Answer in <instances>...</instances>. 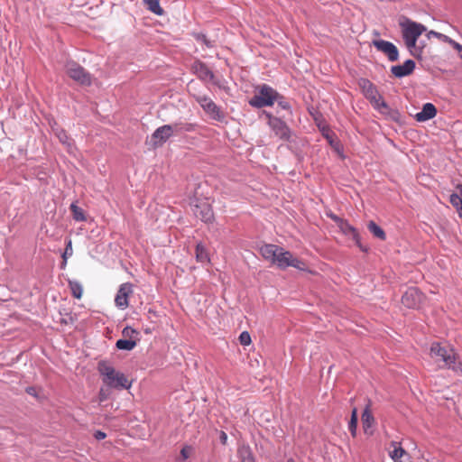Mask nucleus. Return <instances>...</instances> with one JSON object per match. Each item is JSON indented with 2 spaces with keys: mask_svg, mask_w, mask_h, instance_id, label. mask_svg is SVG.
Instances as JSON below:
<instances>
[{
  "mask_svg": "<svg viewBox=\"0 0 462 462\" xmlns=\"http://www.w3.org/2000/svg\"><path fill=\"white\" fill-rule=\"evenodd\" d=\"M262 256L275 264L279 268L285 269L289 266L296 269L306 271L305 263L294 257L289 251L275 245H263L260 248Z\"/></svg>",
  "mask_w": 462,
  "mask_h": 462,
  "instance_id": "f257e3e1",
  "label": "nucleus"
},
{
  "mask_svg": "<svg viewBox=\"0 0 462 462\" xmlns=\"http://www.w3.org/2000/svg\"><path fill=\"white\" fill-rule=\"evenodd\" d=\"M97 371L102 378V382L110 388L129 389L132 386V382L125 374L116 370L107 361H100L97 365Z\"/></svg>",
  "mask_w": 462,
  "mask_h": 462,
  "instance_id": "f03ea898",
  "label": "nucleus"
},
{
  "mask_svg": "<svg viewBox=\"0 0 462 462\" xmlns=\"http://www.w3.org/2000/svg\"><path fill=\"white\" fill-rule=\"evenodd\" d=\"M400 26L403 40L411 54L414 57H420L421 50L417 48V40L426 31L425 26L410 19H403L400 23Z\"/></svg>",
  "mask_w": 462,
  "mask_h": 462,
  "instance_id": "7ed1b4c3",
  "label": "nucleus"
},
{
  "mask_svg": "<svg viewBox=\"0 0 462 462\" xmlns=\"http://www.w3.org/2000/svg\"><path fill=\"white\" fill-rule=\"evenodd\" d=\"M430 355L440 367L451 368L455 371L460 370L462 372L460 365L457 363L455 350L450 346H441L439 343H433L430 346Z\"/></svg>",
  "mask_w": 462,
  "mask_h": 462,
  "instance_id": "20e7f679",
  "label": "nucleus"
},
{
  "mask_svg": "<svg viewBox=\"0 0 462 462\" xmlns=\"http://www.w3.org/2000/svg\"><path fill=\"white\" fill-rule=\"evenodd\" d=\"M279 94L272 88L263 85L253 98L250 99L249 104L255 107L270 106L278 100Z\"/></svg>",
  "mask_w": 462,
  "mask_h": 462,
  "instance_id": "39448f33",
  "label": "nucleus"
},
{
  "mask_svg": "<svg viewBox=\"0 0 462 462\" xmlns=\"http://www.w3.org/2000/svg\"><path fill=\"white\" fill-rule=\"evenodd\" d=\"M180 131L179 125H165L155 130L152 139L154 145H161L165 143L170 137Z\"/></svg>",
  "mask_w": 462,
  "mask_h": 462,
  "instance_id": "423d86ee",
  "label": "nucleus"
},
{
  "mask_svg": "<svg viewBox=\"0 0 462 462\" xmlns=\"http://www.w3.org/2000/svg\"><path fill=\"white\" fill-rule=\"evenodd\" d=\"M196 100L203 108V110L213 119L222 120L224 114L220 108L212 101L211 98L206 96H197Z\"/></svg>",
  "mask_w": 462,
  "mask_h": 462,
  "instance_id": "0eeeda50",
  "label": "nucleus"
},
{
  "mask_svg": "<svg viewBox=\"0 0 462 462\" xmlns=\"http://www.w3.org/2000/svg\"><path fill=\"white\" fill-rule=\"evenodd\" d=\"M359 86L362 88L365 96L371 100L375 107L380 108L382 106H385V104L382 100L381 96L378 94L377 89L369 80L362 79L359 81Z\"/></svg>",
  "mask_w": 462,
  "mask_h": 462,
  "instance_id": "6e6552de",
  "label": "nucleus"
},
{
  "mask_svg": "<svg viewBox=\"0 0 462 462\" xmlns=\"http://www.w3.org/2000/svg\"><path fill=\"white\" fill-rule=\"evenodd\" d=\"M67 74L69 78L81 85H89L91 83L90 75L75 62H69L67 64Z\"/></svg>",
  "mask_w": 462,
  "mask_h": 462,
  "instance_id": "1a4fd4ad",
  "label": "nucleus"
},
{
  "mask_svg": "<svg viewBox=\"0 0 462 462\" xmlns=\"http://www.w3.org/2000/svg\"><path fill=\"white\" fill-rule=\"evenodd\" d=\"M194 215L204 222H209L213 218V212L207 200L191 201Z\"/></svg>",
  "mask_w": 462,
  "mask_h": 462,
  "instance_id": "9d476101",
  "label": "nucleus"
},
{
  "mask_svg": "<svg viewBox=\"0 0 462 462\" xmlns=\"http://www.w3.org/2000/svg\"><path fill=\"white\" fill-rule=\"evenodd\" d=\"M133 293V285L125 282L120 285L115 298L116 306L120 310H125L128 305V298Z\"/></svg>",
  "mask_w": 462,
  "mask_h": 462,
  "instance_id": "9b49d317",
  "label": "nucleus"
},
{
  "mask_svg": "<svg viewBox=\"0 0 462 462\" xmlns=\"http://www.w3.org/2000/svg\"><path fill=\"white\" fill-rule=\"evenodd\" d=\"M422 300V295L416 288L408 289L402 298V303L407 308H418Z\"/></svg>",
  "mask_w": 462,
  "mask_h": 462,
  "instance_id": "f8f14e48",
  "label": "nucleus"
},
{
  "mask_svg": "<svg viewBox=\"0 0 462 462\" xmlns=\"http://www.w3.org/2000/svg\"><path fill=\"white\" fill-rule=\"evenodd\" d=\"M374 45L376 47L378 51L387 55L388 59L391 61H395L398 60V50L396 46L392 42L383 40H378L374 42Z\"/></svg>",
  "mask_w": 462,
  "mask_h": 462,
  "instance_id": "ddd939ff",
  "label": "nucleus"
},
{
  "mask_svg": "<svg viewBox=\"0 0 462 462\" xmlns=\"http://www.w3.org/2000/svg\"><path fill=\"white\" fill-rule=\"evenodd\" d=\"M267 116L269 117L268 124L272 130L274 132L275 135L281 139H287L290 134V130L286 124L277 117H273L270 115Z\"/></svg>",
  "mask_w": 462,
  "mask_h": 462,
  "instance_id": "4468645a",
  "label": "nucleus"
},
{
  "mask_svg": "<svg viewBox=\"0 0 462 462\" xmlns=\"http://www.w3.org/2000/svg\"><path fill=\"white\" fill-rule=\"evenodd\" d=\"M389 457L394 462H404L410 459L409 454L402 448L401 444L397 441H393L389 448Z\"/></svg>",
  "mask_w": 462,
  "mask_h": 462,
  "instance_id": "2eb2a0df",
  "label": "nucleus"
},
{
  "mask_svg": "<svg viewBox=\"0 0 462 462\" xmlns=\"http://www.w3.org/2000/svg\"><path fill=\"white\" fill-rule=\"evenodd\" d=\"M415 68V63L411 60H407L402 65L392 67V73L397 77L402 78L411 74Z\"/></svg>",
  "mask_w": 462,
  "mask_h": 462,
  "instance_id": "dca6fc26",
  "label": "nucleus"
},
{
  "mask_svg": "<svg viewBox=\"0 0 462 462\" xmlns=\"http://www.w3.org/2000/svg\"><path fill=\"white\" fill-rule=\"evenodd\" d=\"M195 73L205 81H212L214 84L221 87L218 81L215 80L212 72L202 63H196L194 66Z\"/></svg>",
  "mask_w": 462,
  "mask_h": 462,
  "instance_id": "f3484780",
  "label": "nucleus"
},
{
  "mask_svg": "<svg viewBox=\"0 0 462 462\" xmlns=\"http://www.w3.org/2000/svg\"><path fill=\"white\" fill-rule=\"evenodd\" d=\"M437 114L435 106L431 103H426L422 110L416 114L415 117L419 122H425L433 118Z\"/></svg>",
  "mask_w": 462,
  "mask_h": 462,
  "instance_id": "a211bd4d",
  "label": "nucleus"
},
{
  "mask_svg": "<svg viewBox=\"0 0 462 462\" xmlns=\"http://www.w3.org/2000/svg\"><path fill=\"white\" fill-rule=\"evenodd\" d=\"M374 423V416L372 415L371 411H369L368 407L365 408L362 414V424H363V430L364 432L367 435L373 434V427Z\"/></svg>",
  "mask_w": 462,
  "mask_h": 462,
  "instance_id": "6ab92c4d",
  "label": "nucleus"
},
{
  "mask_svg": "<svg viewBox=\"0 0 462 462\" xmlns=\"http://www.w3.org/2000/svg\"><path fill=\"white\" fill-rule=\"evenodd\" d=\"M449 201L457 208L459 217L462 218V185L457 187V193L450 195Z\"/></svg>",
  "mask_w": 462,
  "mask_h": 462,
  "instance_id": "aec40b11",
  "label": "nucleus"
},
{
  "mask_svg": "<svg viewBox=\"0 0 462 462\" xmlns=\"http://www.w3.org/2000/svg\"><path fill=\"white\" fill-rule=\"evenodd\" d=\"M238 456L241 462H254L251 450L249 447L242 445L238 448Z\"/></svg>",
  "mask_w": 462,
  "mask_h": 462,
  "instance_id": "412c9836",
  "label": "nucleus"
},
{
  "mask_svg": "<svg viewBox=\"0 0 462 462\" xmlns=\"http://www.w3.org/2000/svg\"><path fill=\"white\" fill-rule=\"evenodd\" d=\"M325 138L328 140V142L329 143V144L331 145V147L334 149V151L339 155V156H343L342 155V150H341V146L339 144V143L333 138V136L330 134V133L328 131H324L323 133Z\"/></svg>",
  "mask_w": 462,
  "mask_h": 462,
  "instance_id": "4be33fe9",
  "label": "nucleus"
},
{
  "mask_svg": "<svg viewBox=\"0 0 462 462\" xmlns=\"http://www.w3.org/2000/svg\"><path fill=\"white\" fill-rule=\"evenodd\" d=\"M334 218L337 220V217ZM338 226L343 233L352 236L354 239H357V234L356 230L347 223L338 219Z\"/></svg>",
  "mask_w": 462,
  "mask_h": 462,
  "instance_id": "5701e85b",
  "label": "nucleus"
},
{
  "mask_svg": "<svg viewBox=\"0 0 462 462\" xmlns=\"http://www.w3.org/2000/svg\"><path fill=\"white\" fill-rule=\"evenodd\" d=\"M136 346L135 340L131 339H119L116 342V347L120 350L130 351Z\"/></svg>",
  "mask_w": 462,
  "mask_h": 462,
  "instance_id": "b1692460",
  "label": "nucleus"
},
{
  "mask_svg": "<svg viewBox=\"0 0 462 462\" xmlns=\"http://www.w3.org/2000/svg\"><path fill=\"white\" fill-rule=\"evenodd\" d=\"M196 257L197 260L201 263H207L209 261L208 254L206 248L200 244H199L196 247Z\"/></svg>",
  "mask_w": 462,
  "mask_h": 462,
  "instance_id": "393cba45",
  "label": "nucleus"
},
{
  "mask_svg": "<svg viewBox=\"0 0 462 462\" xmlns=\"http://www.w3.org/2000/svg\"><path fill=\"white\" fill-rule=\"evenodd\" d=\"M69 285L73 296L77 299H80L83 293L82 285L77 281H69Z\"/></svg>",
  "mask_w": 462,
  "mask_h": 462,
  "instance_id": "a878e982",
  "label": "nucleus"
},
{
  "mask_svg": "<svg viewBox=\"0 0 462 462\" xmlns=\"http://www.w3.org/2000/svg\"><path fill=\"white\" fill-rule=\"evenodd\" d=\"M368 229L369 231L376 237L383 240L385 238V233L383 232V230L379 226H377L374 222H370L368 224Z\"/></svg>",
  "mask_w": 462,
  "mask_h": 462,
  "instance_id": "bb28decb",
  "label": "nucleus"
},
{
  "mask_svg": "<svg viewBox=\"0 0 462 462\" xmlns=\"http://www.w3.org/2000/svg\"><path fill=\"white\" fill-rule=\"evenodd\" d=\"M70 209L73 214V217L77 221H84L86 219L83 210L79 208L75 203L70 205Z\"/></svg>",
  "mask_w": 462,
  "mask_h": 462,
  "instance_id": "cd10ccee",
  "label": "nucleus"
},
{
  "mask_svg": "<svg viewBox=\"0 0 462 462\" xmlns=\"http://www.w3.org/2000/svg\"><path fill=\"white\" fill-rule=\"evenodd\" d=\"M148 9L155 14H162V9L160 6L159 0H146Z\"/></svg>",
  "mask_w": 462,
  "mask_h": 462,
  "instance_id": "c85d7f7f",
  "label": "nucleus"
},
{
  "mask_svg": "<svg viewBox=\"0 0 462 462\" xmlns=\"http://www.w3.org/2000/svg\"><path fill=\"white\" fill-rule=\"evenodd\" d=\"M56 136L59 138L60 143L67 145L69 148L71 146V143L69 142V139L66 133L62 129H54Z\"/></svg>",
  "mask_w": 462,
  "mask_h": 462,
  "instance_id": "c756f323",
  "label": "nucleus"
},
{
  "mask_svg": "<svg viewBox=\"0 0 462 462\" xmlns=\"http://www.w3.org/2000/svg\"><path fill=\"white\" fill-rule=\"evenodd\" d=\"M72 254H73L72 243L70 240H69L67 243V246L65 248V252L62 254V258H63L62 267H64L67 264L68 257L71 256Z\"/></svg>",
  "mask_w": 462,
  "mask_h": 462,
  "instance_id": "7c9ffc66",
  "label": "nucleus"
},
{
  "mask_svg": "<svg viewBox=\"0 0 462 462\" xmlns=\"http://www.w3.org/2000/svg\"><path fill=\"white\" fill-rule=\"evenodd\" d=\"M123 336L127 339L135 340L138 332L131 327H126L123 329Z\"/></svg>",
  "mask_w": 462,
  "mask_h": 462,
  "instance_id": "2f4dec72",
  "label": "nucleus"
},
{
  "mask_svg": "<svg viewBox=\"0 0 462 462\" xmlns=\"http://www.w3.org/2000/svg\"><path fill=\"white\" fill-rule=\"evenodd\" d=\"M436 37L445 42H448V41L449 40V37L445 35V34H442L440 32H435V31H430L428 33H427V37L428 39H430V37Z\"/></svg>",
  "mask_w": 462,
  "mask_h": 462,
  "instance_id": "473e14b6",
  "label": "nucleus"
},
{
  "mask_svg": "<svg viewBox=\"0 0 462 462\" xmlns=\"http://www.w3.org/2000/svg\"><path fill=\"white\" fill-rule=\"evenodd\" d=\"M239 341L243 346H248L251 344V336L248 332L244 331L239 336Z\"/></svg>",
  "mask_w": 462,
  "mask_h": 462,
  "instance_id": "72a5a7b5",
  "label": "nucleus"
},
{
  "mask_svg": "<svg viewBox=\"0 0 462 462\" xmlns=\"http://www.w3.org/2000/svg\"><path fill=\"white\" fill-rule=\"evenodd\" d=\"M109 397V392L107 390H105L104 388H101L98 394V401L99 402H103Z\"/></svg>",
  "mask_w": 462,
  "mask_h": 462,
  "instance_id": "f704fd0d",
  "label": "nucleus"
},
{
  "mask_svg": "<svg viewBox=\"0 0 462 462\" xmlns=\"http://www.w3.org/2000/svg\"><path fill=\"white\" fill-rule=\"evenodd\" d=\"M348 428L352 436L355 437L356 435L357 421L355 420H350Z\"/></svg>",
  "mask_w": 462,
  "mask_h": 462,
  "instance_id": "c9c22d12",
  "label": "nucleus"
},
{
  "mask_svg": "<svg viewBox=\"0 0 462 462\" xmlns=\"http://www.w3.org/2000/svg\"><path fill=\"white\" fill-rule=\"evenodd\" d=\"M191 452H192V448L190 447L187 446L181 449L180 455L183 459H187L188 457H189Z\"/></svg>",
  "mask_w": 462,
  "mask_h": 462,
  "instance_id": "e433bc0d",
  "label": "nucleus"
},
{
  "mask_svg": "<svg viewBox=\"0 0 462 462\" xmlns=\"http://www.w3.org/2000/svg\"><path fill=\"white\" fill-rule=\"evenodd\" d=\"M448 44H450L456 51L458 52H462V45L455 41H453L451 38L448 41Z\"/></svg>",
  "mask_w": 462,
  "mask_h": 462,
  "instance_id": "4c0bfd02",
  "label": "nucleus"
},
{
  "mask_svg": "<svg viewBox=\"0 0 462 462\" xmlns=\"http://www.w3.org/2000/svg\"><path fill=\"white\" fill-rule=\"evenodd\" d=\"M94 436L97 440H101L106 437V434L103 431L97 430L95 432Z\"/></svg>",
  "mask_w": 462,
  "mask_h": 462,
  "instance_id": "58836bf2",
  "label": "nucleus"
},
{
  "mask_svg": "<svg viewBox=\"0 0 462 462\" xmlns=\"http://www.w3.org/2000/svg\"><path fill=\"white\" fill-rule=\"evenodd\" d=\"M278 106H281L282 109H288L289 108L288 103L283 101V100L278 101Z\"/></svg>",
  "mask_w": 462,
  "mask_h": 462,
  "instance_id": "ea45409f",
  "label": "nucleus"
},
{
  "mask_svg": "<svg viewBox=\"0 0 462 462\" xmlns=\"http://www.w3.org/2000/svg\"><path fill=\"white\" fill-rule=\"evenodd\" d=\"M226 439H227V436H226V434L225 432H223V431H222V432L220 433V440H221V442H222L223 444H226Z\"/></svg>",
  "mask_w": 462,
  "mask_h": 462,
  "instance_id": "a19ab883",
  "label": "nucleus"
},
{
  "mask_svg": "<svg viewBox=\"0 0 462 462\" xmlns=\"http://www.w3.org/2000/svg\"><path fill=\"white\" fill-rule=\"evenodd\" d=\"M351 420L357 421V410L356 408H354L352 411Z\"/></svg>",
  "mask_w": 462,
  "mask_h": 462,
  "instance_id": "79ce46f5",
  "label": "nucleus"
},
{
  "mask_svg": "<svg viewBox=\"0 0 462 462\" xmlns=\"http://www.w3.org/2000/svg\"><path fill=\"white\" fill-rule=\"evenodd\" d=\"M199 40H200L202 42L208 44L207 39L204 35L199 36Z\"/></svg>",
  "mask_w": 462,
  "mask_h": 462,
  "instance_id": "37998d69",
  "label": "nucleus"
},
{
  "mask_svg": "<svg viewBox=\"0 0 462 462\" xmlns=\"http://www.w3.org/2000/svg\"><path fill=\"white\" fill-rule=\"evenodd\" d=\"M34 392H35V391H34V389H33V388H28V389H27V393H28L29 394L34 395Z\"/></svg>",
  "mask_w": 462,
  "mask_h": 462,
  "instance_id": "c03bdc74",
  "label": "nucleus"
},
{
  "mask_svg": "<svg viewBox=\"0 0 462 462\" xmlns=\"http://www.w3.org/2000/svg\"><path fill=\"white\" fill-rule=\"evenodd\" d=\"M287 462H294L292 459H289Z\"/></svg>",
  "mask_w": 462,
  "mask_h": 462,
  "instance_id": "a18cd8bd",
  "label": "nucleus"
},
{
  "mask_svg": "<svg viewBox=\"0 0 462 462\" xmlns=\"http://www.w3.org/2000/svg\"><path fill=\"white\" fill-rule=\"evenodd\" d=\"M460 53H461L460 58L462 59V52H460Z\"/></svg>",
  "mask_w": 462,
  "mask_h": 462,
  "instance_id": "49530a36",
  "label": "nucleus"
}]
</instances>
